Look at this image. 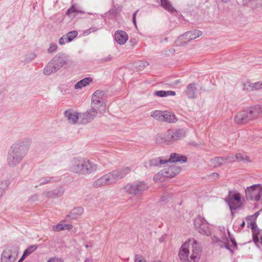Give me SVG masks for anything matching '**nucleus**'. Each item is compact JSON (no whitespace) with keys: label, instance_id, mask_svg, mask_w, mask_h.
Instances as JSON below:
<instances>
[{"label":"nucleus","instance_id":"obj_21","mask_svg":"<svg viewBox=\"0 0 262 262\" xmlns=\"http://www.w3.org/2000/svg\"><path fill=\"white\" fill-rule=\"evenodd\" d=\"M83 213V209L81 207L74 208L70 213L67 215V217H71L72 219H76L80 217Z\"/></svg>","mask_w":262,"mask_h":262},{"label":"nucleus","instance_id":"obj_18","mask_svg":"<svg viewBox=\"0 0 262 262\" xmlns=\"http://www.w3.org/2000/svg\"><path fill=\"white\" fill-rule=\"evenodd\" d=\"M115 38L117 42L119 45H124L128 40L127 34L124 31L118 30L115 33Z\"/></svg>","mask_w":262,"mask_h":262},{"label":"nucleus","instance_id":"obj_1","mask_svg":"<svg viewBox=\"0 0 262 262\" xmlns=\"http://www.w3.org/2000/svg\"><path fill=\"white\" fill-rule=\"evenodd\" d=\"M201 253V249L194 239H189L181 246L179 257L183 262H198Z\"/></svg>","mask_w":262,"mask_h":262},{"label":"nucleus","instance_id":"obj_49","mask_svg":"<svg viewBox=\"0 0 262 262\" xmlns=\"http://www.w3.org/2000/svg\"><path fill=\"white\" fill-rule=\"evenodd\" d=\"M97 30V28H96V27H92V28H90L89 29H88V30L84 31V34H86V35H88V34H90V33L95 32Z\"/></svg>","mask_w":262,"mask_h":262},{"label":"nucleus","instance_id":"obj_29","mask_svg":"<svg viewBox=\"0 0 262 262\" xmlns=\"http://www.w3.org/2000/svg\"><path fill=\"white\" fill-rule=\"evenodd\" d=\"M37 248L36 245H32L26 249L23 256L17 262H22L28 256L33 252Z\"/></svg>","mask_w":262,"mask_h":262},{"label":"nucleus","instance_id":"obj_51","mask_svg":"<svg viewBox=\"0 0 262 262\" xmlns=\"http://www.w3.org/2000/svg\"><path fill=\"white\" fill-rule=\"evenodd\" d=\"M73 228L71 224H63V230H71Z\"/></svg>","mask_w":262,"mask_h":262},{"label":"nucleus","instance_id":"obj_41","mask_svg":"<svg viewBox=\"0 0 262 262\" xmlns=\"http://www.w3.org/2000/svg\"><path fill=\"white\" fill-rule=\"evenodd\" d=\"M64 221L60 222L58 224L53 226L52 229L54 231L58 232L61 230H63V224L62 223Z\"/></svg>","mask_w":262,"mask_h":262},{"label":"nucleus","instance_id":"obj_53","mask_svg":"<svg viewBox=\"0 0 262 262\" xmlns=\"http://www.w3.org/2000/svg\"><path fill=\"white\" fill-rule=\"evenodd\" d=\"M142 65H143V67H146L148 66V63L147 62H142L141 63Z\"/></svg>","mask_w":262,"mask_h":262},{"label":"nucleus","instance_id":"obj_54","mask_svg":"<svg viewBox=\"0 0 262 262\" xmlns=\"http://www.w3.org/2000/svg\"><path fill=\"white\" fill-rule=\"evenodd\" d=\"M212 176L215 177H216V178H219V173H216V172H213L212 173Z\"/></svg>","mask_w":262,"mask_h":262},{"label":"nucleus","instance_id":"obj_48","mask_svg":"<svg viewBox=\"0 0 262 262\" xmlns=\"http://www.w3.org/2000/svg\"><path fill=\"white\" fill-rule=\"evenodd\" d=\"M235 158L237 161H244V156L242 154L238 153L235 155Z\"/></svg>","mask_w":262,"mask_h":262},{"label":"nucleus","instance_id":"obj_57","mask_svg":"<svg viewBox=\"0 0 262 262\" xmlns=\"http://www.w3.org/2000/svg\"><path fill=\"white\" fill-rule=\"evenodd\" d=\"M231 241H232V242L233 244L235 246H237L236 243L234 239H232V240H231Z\"/></svg>","mask_w":262,"mask_h":262},{"label":"nucleus","instance_id":"obj_58","mask_svg":"<svg viewBox=\"0 0 262 262\" xmlns=\"http://www.w3.org/2000/svg\"><path fill=\"white\" fill-rule=\"evenodd\" d=\"M258 215V212H256V213H255V216H257Z\"/></svg>","mask_w":262,"mask_h":262},{"label":"nucleus","instance_id":"obj_55","mask_svg":"<svg viewBox=\"0 0 262 262\" xmlns=\"http://www.w3.org/2000/svg\"><path fill=\"white\" fill-rule=\"evenodd\" d=\"M84 262H92V260L91 259L87 258L85 259Z\"/></svg>","mask_w":262,"mask_h":262},{"label":"nucleus","instance_id":"obj_13","mask_svg":"<svg viewBox=\"0 0 262 262\" xmlns=\"http://www.w3.org/2000/svg\"><path fill=\"white\" fill-rule=\"evenodd\" d=\"M7 163L10 167H14L16 165V145L13 144L9 150Z\"/></svg>","mask_w":262,"mask_h":262},{"label":"nucleus","instance_id":"obj_45","mask_svg":"<svg viewBox=\"0 0 262 262\" xmlns=\"http://www.w3.org/2000/svg\"><path fill=\"white\" fill-rule=\"evenodd\" d=\"M48 262H63V260L61 258L55 256L49 258Z\"/></svg>","mask_w":262,"mask_h":262},{"label":"nucleus","instance_id":"obj_17","mask_svg":"<svg viewBox=\"0 0 262 262\" xmlns=\"http://www.w3.org/2000/svg\"><path fill=\"white\" fill-rule=\"evenodd\" d=\"M1 262H13L15 257L12 255L11 249L10 248H6L2 253Z\"/></svg>","mask_w":262,"mask_h":262},{"label":"nucleus","instance_id":"obj_28","mask_svg":"<svg viewBox=\"0 0 262 262\" xmlns=\"http://www.w3.org/2000/svg\"><path fill=\"white\" fill-rule=\"evenodd\" d=\"M106 185H108V184L105 175L95 181L93 184V186L96 188H99Z\"/></svg>","mask_w":262,"mask_h":262},{"label":"nucleus","instance_id":"obj_4","mask_svg":"<svg viewBox=\"0 0 262 262\" xmlns=\"http://www.w3.org/2000/svg\"><path fill=\"white\" fill-rule=\"evenodd\" d=\"M105 92L102 90L96 91L92 96V107L97 110L98 113L103 114L106 112Z\"/></svg>","mask_w":262,"mask_h":262},{"label":"nucleus","instance_id":"obj_52","mask_svg":"<svg viewBox=\"0 0 262 262\" xmlns=\"http://www.w3.org/2000/svg\"><path fill=\"white\" fill-rule=\"evenodd\" d=\"M244 160H245L248 162H251L249 157L247 155L244 156Z\"/></svg>","mask_w":262,"mask_h":262},{"label":"nucleus","instance_id":"obj_44","mask_svg":"<svg viewBox=\"0 0 262 262\" xmlns=\"http://www.w3.org/2000/svg\"><path fill=\"white\" fill-rule=\"evenodd\" d=\"M254 91L262 89V81H258L254 83Z\"/></svg>","mask_w":262,"mask_h":262},{"label":"nucleus","instance_id":"obj_33","mask_svg":"<svg viewBox=\"0 0 262 262\" xmlns=\"http://www.w3.org/2000/svg\"><path fill=\"white\" fill-rule=\"evenodd\" d=\"M81 9L76 5H72L67 11V14L69 16L72 15L73 13H83Z\"/></svg>","mask_w":262,"mask_h":262},{"label":"nucleus","instance_id":"obj_43","mask_svg":"<svg viewBox=\"0 0 262 262\" xmlns=\"http://www.w3.org/2000/svg\"><path fill=\"white\" fill-rule=\"evenodd\" d=\"M67 42H70V41H68L67 37L66 36V35L65 34L59 38L58 43L60 45H63Z\"/></svg>","mask_w":262,"mask_h":262},{"label":"nucleus","instance_id":"obj_6","mask_svg":"<svg viewBox=\"0 0 262 262\" xmlns=\"http://www.w3.org/2000/svg\"><path fill=\"white\" fill-rule=\"evenodd\" d=\"M194 225L200 233L207 236L211 234L209 225L204 218L200 216L196 217L194 221Z\"/></svg>","mask_w":262,"mask_h":262},{"label":"nucleus","instance_id":"obj_38","mask_svg":"<svg viewBox=\"0 0 262 262\" xmlns=\"http://www.w3.org/2000/svg\"><path fill=\"white\" fill-rule=\"evenodd\" d=\"M138 185V193L142 192L143 191L147 190L148 188V186L143 182H140Z\"/></svg>","mask_w":262,"mask_h":262},{"label":"nucleus","instance_id":"obj_24","mask_svg":"<svg viewBox=\"0 0 262 262\" xmlns=\"http://www.w3.org/2000/svg\"><path fill=\"white\" fill-rule=\"evenodd\" d=\"M157 3H160L161 6L163 7L165 10L170 12H176V10L172 6L168 0H156Z\"/></svg>","mask_w":262,"mask_h":262},{"label":"nucleus","instance_id":"obj_60","mask_svg":"<svg viewBox=\"0 0 262 262\" xmlns=\"http://www.w3.org/2000/svg\"><path fill=\"white\" fill-rule=\"evenodd\" d=\"M88 247H89V246H88V245H85V247H86V248H88Z\"/></svg>","mask_w":262,"mask_h":262},{"label":"nucleus","instance_id":"obj_50","mask_svg":"<svg viewBox=\"0 0 262 262\" xmlns=\"http://www.w3.org/2000/svg\"><path fill=\"white\" fill-rule=\"evenodd\" d=\"M139 11V10H137L136 11H135L133 15V21L134 24V25L137 27V23H136V15Z\"/></svg>","mask_w":262,"mask_h":262},{"label":"nucleus","instance_id":"obj_3","mask_svg":"<svg viewBox=\"0 0 262 262\" xmlns=\"http://www.w3.org/2000/svg\"><path fill=\"white\" fill-rule=\"evenodd\" d=\"M186 136V132L182 128L169 129L166 132L158 134L156 141L160 144H171Z\"/></svg>","mask_w":262,"mask_h":262},{"label":"nucleus","instance_id":"obj_39","mask_svg":"<svg viewBox=\"0 0 262 262\" xmlns=\"http://www.w3.org/2000/svg\"><path fill=\"white\" fill-rule=\"evenodd\" d=\"M105 176L108 185H111L116 182L115 178H114L111 172Z\"/></svg>","mask_w":262,"mask_h":262},{"label":"nucleus","instance_id":"obj_26","mask_svg":"<svg viewBox=\"0 0 262 262\" xmlns=\"http://www.w3.org/2000/svg\"><path fill=\"white\" fill-rule=\"evenodd\" d=\"M57 71H58L57 68L54 64L52 60H51L44 69L43 73L45 75H49Z\"/></svg>","mask_w":262,"mask_h":262},{"label":"nucleus","instance_id":"obj_22","mask_svg":"<svg viewBox=\"0 0 262 262\" xmlns=\"http://www.w3.org/2000/svg\"><path fill=\"white\" fill-rule=\"evenodd\" d=\"M92 82V79L91 77H86L77 82L74 85L76 90L82 89L83 88L89 85Z\"/></svg>","mask_w":262,"mask_h":262},{"label":"nucleus","instance_id":"obj_27","mask_svg":"<svg viewBox=\"0 0 262 262\" xmlns=\"http://www.w3.org/2000/svg\"><path fill=\"white\" fill-rule=\"evenodd\" d=\"M85 165V174L92 173L97 169V166L90 160H86Z\"/></svg>","mask_w":262,"mask_h":262},{"label":"nucleus","instance_id":"obj_56","mask_svg":"<svg viewBox=\"0 0 262 262\" xmlns=\"http://www.w3.org/2000/svg\"><path fill=\"white\" fill-rule=\"evenodd\" d=\"M245 224V222L243 221L242 222V223H241V225H240V226H241V227H242V228H243V227H244Z\"/></svg>","mask_w":262,"mask_h":262},{"label":"nucleus","instance_id":"obj_59","mask_svg":"<svg viewBox=\"0 0 262 262\" xmlns=\"http://www.w3.org/2000/svg\"><path fill=\"white\" fill-rule=\"evenodd\" d=\"M224 2H227L228 0H222Z\"/></svg>","mask_w":262,"mask_h":262},{"label":"nucleus","instance_id":"obj_30","mask_svg":"<svg viewBox=\"0 0 262 262\" xmlns=\"http://www.w3.org/2000/svg\"><path fill=\"white\" fill-rule=\"evenodd\" d=\"M125 191L130 194H138V185L137 184H128L124 187Z\"/></svg>","mask_w":262,"mask_h":262},{"label":"nucleus","instance_id":"obj_61","mask_svg":"<svg viewBox=\"0 0 262 262\" xmlns=\"http://www.w3.org/2000/svg\"><path fill=\"white\" fill-rule=\"evenodd\" d=\"M157 262H159V261H157ZM159 262H160V261H159Z\"/></svg>","mask_w":262,"mask_h":262},{"label":"nucleus","instance_id":"obj_34","mask_svg":"<svg viewBox=\"0 0 262 262\" xmlns=\"http://www.w3.org/2000/svg\"><path fill=\"white\" fill-rule=\"evenodd\" d=\"M253 238L254 243L258 247H262V231H259L257 234H253Z\"/></svg>","mask_w":262,"mask_h":262},{"label":"nucleus","instance_id":"obj_5","mask_svg":"<svg viewBox=\"0 0 262 262\" xmlns=\"http://www.w3.org/2000/svg\"><path fill=\"white\" fill-rule=\"evenodd\" d=\"M245 193L247 199L258 201L262 199V185L255 184L247 187L245 189Z\"/></svg>","mask_w":262,"mask_h":262},{"label":"nucleus","instance_id":"obj_31","mask_svg":"<svg viewBox=\"0 0 262 262\" xmlns=\"http://www.w3.org/2000/svg\"><path fill=\"white\" fill-rule=\"evenodd\" d=\"M9 184L10 182L8 180L0 181V199L5 194Z\"/></svg>","mask_w":262,"mask_h":262},{"label":"nucleus","instance_id":"obj_46","mask_svg":"<svg viewBox=\"0 0 262 262\" xmlns=\"http://www.w3.org/2000/svg\"><path fill=\"white\" fill-rule=\"evenodd\" d=\"M57 46L55 43H52L50 45L49 48L48 49V53H52L55 51L57 49Z\"/></svg>","mask_w":262,"mask_h":262},{"label":"nucleus","instance_id":"obj_12","mask_svg":"<svg viewBox=\"0 0 262 262\" xmlns=\"http://www.w3.org/2000/svg\"><path fill=\"white\" fill-rule=\"evenodd\" d=\"M52 60L58 70L63 66L68 64L70 62L69 56L64 54L56 55Z\"/></svg>","mask_w":262,"mask_h":262},{"label":"nucleus","instance_id":"obj_35","mask_svg":"<svg viewBox=\"0 0 262 262\" xmlns=\"http://www.w3.org/2000/svg\"><path fill=\"white\" fill-rule=\"evenodd\" d=\"M254 83L251 82L249 80H246L242 82L243 90L248 92L254 91Z\"/></svg>","mask_w":262,"mask_h":262},{"label":"nucleus","instance_id":"obj_11","mask_svg":"<svg viewBox=\"0 0 262 262\" xmlns=\"http://www.w3.org/2000/svg\"><path fill=\"white\" fill-rule=\"evenodd\" d=\"M202 34L201 31L199 30H193L186 32L180 36L179 38V40H181L182 43L185 44L187 42L199 37L201 36Z\"/></svg>","mask_w":262,"mask_h":262},{"label":"nucleus","instance_id":"obj_47","mask_svg":"<svg viewBox=\"0 0 262 262\" xmlns=\"http://www.w3.org/2000/svg\"><path fill=\"white\" fill-rule=\"evenodd\" d=\"M120 172H122L123 174V177L126 174L129 173L130 171V168L129 167H125L123 168L121 170H119Z\"/></svg>","mask_w":262,"mask_h":262},{"label":"nucleus","instance_id":"obj_8","mask_svg":"<svg viewBox=\"0 0 262 262\" xmlns=\"http://www.w3.org/2000/svg\"><path fill=\"white\" fill-rule=\"evenodd\" d=\"M227 201L230 209L235 210L242 205L241 195L239 192L230 191Z\"/></svg>","mask_w":262,"mask_h":262},{"label":"nucleus","instance_id":"obj_9","mask_svg":"<svg viewBox=\"0 0 262 262\" xmlns=\"http://www.w3.org/2000/svg\"><path fill=\"white\" fill-rule=\"evenodd\" d=\"M85 159H74L71 163V170L76 173L85 174Z\"/></svg>","mask_w":262,"mask_h":262},{"label":"nucleus","instance_id":"obj_15","mask_svg":"<svg viewBox=\"0 0 262 262\" xmlns=\"http://www.w3.org/2000/svg\"><path fill=\"white\" fill-rule=\"evenodd\" d=\"M64 114L69 123L75 124L78 122L80 123V113L71 111H66Z\"/></svg>","mask_w":262,"mask_h":262},{"label":"nucleus","instance_id":"obj_10","mask_svg":"<svg viewBox=\"0 0 262 262\" xmlns=\"http://www.w3.org/2000/svg\"><path fill=\"white\" fill-rule=\"evenodd\" d=\"M97 113L98 111L92 107L84 113H80V123L86 124L91 122L96 117Z\"/></svg>","mask_w":262,"mask_h":262},{"label":"nucleus","instance_id":"obj_25","mask_svg":"<svg viewBox=\"0 0 262 262\" xmlns=\"http://www.w3.org/2000/svg\"><path fill=\"white\" fill-rule=\"evenodd\" d=\"M196 86L194 83L189 84L186 91V94L188 98H194L196 96Z\"/></svg>","mask_w":262,"mask_h":262},{"label":"nucleus","instance_id":"obj_23","mask_svg":"<svg viewBox=\"0 0 262 262\" xmlns=\"http://www.w3.org/2000/svg\"><path fill=\"white\" fill-rule=\"evenodd\" d=\"M163 118V119L162 121L167 122L168 123H174L177 120L174 114L167 111H164Z\"/></svg>","mask_w":262,"mask_h":262},{"label":"nucleus","instance_id":"obj_42","mask_svg":"<svg viewBox=\"0 0 262 262\" xmlns=\"http://www.w3.org/2000/svg\"><path fill=\"white\" fill-rule=\"evenodd\" d=\"M135 262H147L146 259L141 255L136 254L135 256Z\"/></svg>","mask_w":262,"mask_h":262},{"label":"nucleus","instance_id":"obj_20","mask_svg":"<svg viewBox=\"0 0 262 262\" xmlns=\"http://www.w3.org/2000/svg\"><path fill=\"white\" fill-rule=\"evenodd\" d=\"M167 164V161L163 157L154 158L150 160L149 165L151 166H159L164 167Z\"/></svg>","mask_w":262,"mask_h":262},{"label":"nucleus","instance_id":"obj_36","mask_svg":"<svg viewBox=\"0 0 262 262\" xmlns=\"http://www.w3.org/2000/svg\"><path fill=\"white\" fill-rule=\"evenodd\" d=\"M164 111L156 110L151 112V116L157 120L162 121Z\"/></svg>","mask_w":262,"mask_h":262},{"label":"nucleus","instance_id":"obj_14","mask_svg":"<svg viewBox=\"0 0 262 262\" xmlns=\"http://www.w3.org/2000/svg\"><path fill=\"white\" fill-rule=\"evenodd\" d=\"M29 145L30 142L28 139H24L19 142L18 147H17V153L20 155L21 159L27 154Z\"/></svg>","mask_w":262,"mask_h":262},{"label":"nucleus","instance_id":"obj_62","mask_svg":"<svg viewBox=\"0 0 262 262\" xmlns=\"http://www.w3.org/2000/svg\"><path fill=\"white\" fill-rule=\"evenodd\" d=\"M157 262H159V261H157ZM159 262H160V261H159Z\"/></svg>","mask_w":262,"mask_h":262},{"label":"nucleus","instance_id":"obj_16","mask_svg":"<svg viewBox=\"0 0 262 262\" xmlns=\"http://www.w3.org/2000/svg\"><path fill=\"white\" fill-rule=\"evenodd\" d=\"M167 161V164L169 163H172L176 162L185 163L187 161V158L186 156L181 155L177 153H171L170 155V158L168 159H165Z\"/></svg>","mask_w":262,"mask_h":262},{"label":"nucleus","instance_id":"obj_40","mask_svg":"<svg viewBox=\"0 0 262 262\" xmlns=\"http://www.w3.org/2000/svg\"><path fill=\"white\" fill-rule=\"evenodd\" d=\"M113 176L114 178H115V180L116 182L120 179H121L123 178V174L122 172H120L119 170H113L112 172Z\"/></svg>","mask_w":262,"mask_h":262},{"label":"nucleus","instance_id":"obj_37","mask_svg":"<svg viewBox=\"0 0 262 262\" xmlns=\"http://www.w3.org/2000/svg\"><path fill=\"white\" fill-rule=\"evenodd\" d=\"M67 37L68 41L71 42L78 35V32L76 31H73L68 32L66 34Z\"/></svg>","mask_w":262,"mask_h":262},{"label":"nucleus","instance_id":"obj_2","mask_svg":"<svg viewBox=\"0 0 262 262\" xmlns=\"http://www.w3.org/2000/svg\"><path fill=\"white\" fill-rule=\"evenodd\" d=\"M262 114V107L256 105L238 112L234 117V122L238 125H244L257 118Z\"/></svg>","mask_w":262,"mask_h":262},{"label":"nucleus","instance_id":"obj_32","mask_svg":"<svg viewBox=\"0 0 262 262\" xmlns=\"http://www.w3.org/2000/svg\"><path fill=\"white\" fill-rule=\"evenodd\" d=\"M154 95L158 97H164L168 96H174L176 93L172 91H158L154 92Z\"/></svg>","mask_w":262,"mask_h":262},{"label":"nucleus","instance_id":"obj_7","mask_svg":"<svg viewBox=\"0 0 262 262\" xmlns=\"http://www.w3.org/2000/svg\"><path fill=\"white\" fill-rule=\"evenodd\" d=\"M163 168L162 170L155 176L154 179L159 177L160 174L163 176L164 177L171 178L178 174L181 171L179 167L176 166L175 164L172 163L165 164V166Z\"/></svg>","mask_w":262,"mask_h":262},{"label":"nucleus","instance_id":"obj_19","mask_svg":"<svg viewBox=\"0 0 262 262\" xmlns=\"http://www.w3.org/2000/svg\"><path fill=\"white\" fill-rule=\"evenodd\" d=\"M228 162V157H217L211 160V164L215 167H219L222 166L224 163Z\"/></svg>","mask_w":262,"mask_h":262}]
</instances>
